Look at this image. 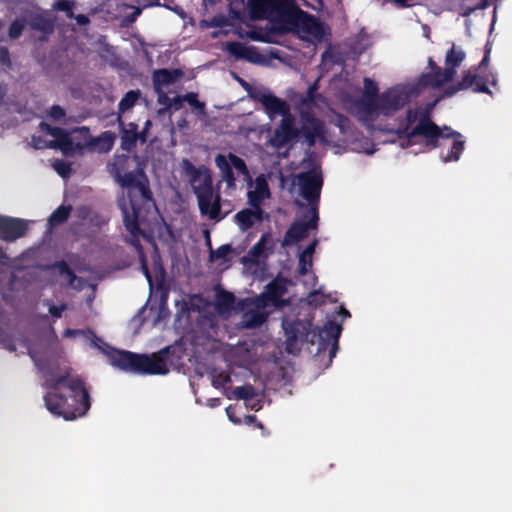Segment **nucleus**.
<instances>
[{"label": "nucleus", "mask_w": 512, "mask_h": 512, "mask_svg": "<svg viewBox=\"0 0 512 512\" xmlns=\"http://www.w3.org/2000/svg\"><path fill=\"white\" fill-rule=\"evenodd\" d=\"M31 357L44 374V386L49 389L43 397L46 409L66 421L85 416L91 402L84 381L78 376H71L68 368L58 373L59 367H54L48 360Z\"/></svg>", "instance_id": "1"}, {"label": "nucleus", "mask_w": 512, "mask_h": 512, "mask_svg": "<svg viewBox=\"0 0 512 512\" xmlns=\"http://www.w3.org/2000/svg\"><path fill=\"white\" fill-rule=\"evenodd\" d=\"M91 343L107 356L112 366L139 375H166L169 373L171 347H165L156 353L138 354L127 350L116 349L102 341L92 331Z\"/></svg>", "instance_id": "2"}, {"label": "nucleus", "mask_w": 512, "mask_h": 512, "mask_svg": "<svg viewBox=\"0 0 512 512\" xmlns=\"http://www.w3.org/2000/svg\"><path fill=\"white\" fill-rule=\"evenodd\" d=\"M249 18L253 21L269 20L274 23L301 27L302 30L319 34L321 22L302 10L295 0H248Z\"/></svg>", "instance_id": "3"}, {"label": "nucleus", "mask_w": 512, "mask_h": 512, "mask_svg": "<svg viewBox=\"0 0 512 512\" xmlns=\"http://www.w3.org/2000/svg\"><path fill=\"white\" fill-rule=\"evenodd\" d=\"M182 167L196 196L200 214L215 222L223 220L231 212L230 202L223 200L220 191L214 189L210 169L205 165L196 167L188 159L182 161Z\"/></svg>", "instance_id": "4"}, {"label": "nucleus", "mask_w": 512, "mask_h": 512, "mask_svg": "<svg viewBox=\"0 0 512 512\" xmlns=\"http://www.w3.org/2000/svg\"><path fill=\"white\" fill-rule=\"evenodd\" d=\"M286 335V350L291 353L295 345L299 342L318 344V352L326 350L331 344L329 351L330 361L336 356L339 348L338 340L342 332L340 324L333 320L327 321L322 328H312V322L308 320L296 319L291 322H283Z\"/></svg>", "instance_id": "5"}, {"label": "nucleus", "mask_w": 512, "mask_h": 512, "mask_svg": "<svg viewBox=\"0 0 512 512\" xmlns=\"http://www.w3.org/2000/svg\"><path fill=\"white\" fill-rule=\"evenodd\" d=\"M254 98L263 105L269 119L273 120L276 116L282 117L270 139L273 147L281 149L299 138L300 131L295 126V117L291 113L290 105L285 100L272 93L257 94Z\"/></svg>", "instance_id": "6"}, {"label": "nucleus", "mask_w": 512, "mask_h": 512, "mask_svg": "<svg viewBox=\"0 0 512 512\" xmlns=\"http://www.w3.org/2000/svg\"><path fill=\"white\" fill-rule=\"evenodd\" d=\"M413 136H421L424 145L428 150H434L442 144L440 140L459 138L462 134L453 130L451 127L444 125L439 127L430 117L423 115L419 119V123L414 126Z\"/></svg>", "instance_id": "7"}, {"label": "nucleus", "mask_w": 512, "mask_h": 512, "mask_svg": "<svg viewBox=\"0 0 512 512\" xmlns=\"http://www.w3.org/2000/svg\"><path fill=\"white\" fill-rule=\"evenodd\" d=\"M497 86V78L492 72L475 71L470 68L464 72L463 77L456 84L447 87L444 96L452 97L461 90L472 89L475 93H485L491 95L488 85Z\"/></svg>", "instance_id": "8"}, {"label": "nucleus", "mask_w": 512, "mask_h": 512, "mask_svg": "<svg viewBox=\"0 0 512 512\" xmlns=\"http://www.w3.org/2000/svg\"><path fill=\"white\" fill-rule=\"evenodd\" d=\"M215 164L220 171L223 181H225L228 189H236V177L234 170L237 174L243 176V180L252 185V177L245 161L236 154L229 152L228 154H218L215 157Z\"/></svg>", "instance_id": "9"}, {"label": "nucleus", "mask_w": 512, "mask_h": 512, "mask_svg": "<svg viewBox=\"0 0 512 512\" xmlns=\"http://www.w3.org/2000/svg\"><path fill=\"white\" fill-rule=\"evenodd\" d=\"M301 196L309 203L310 208L317 207L323 186L321 171L315 169L297 175Z\"/></svg>", "instance_id": "10"}, {"label": "nucleus", "mask_w": 512, "mask_h": 512, "mask_svg": "<svg viewBox=\"0 0 512 512\" xmlns=\"http://www.w3.org/2000/svg\"><path fill=\"white\" fill-rule=\"evenodd\" d=\"M288 280L286 278L277 276L269 282L264 291L256 298V306L258 308H265L267 306H274L277 308L288 305V301L282 299L287 293Z\"/></svg>", "instance_id": "11"}, {"label": "nucleus", "mask_w": 512, "mask_h": 512, "mask_svg": "<svg viewBox=\"0 0 512 512\" xmlns=\"http://www.w3.org/2000/svg\"><path fill=\"white\" fill-rule=\"evenodd\" d=\"M66 137L69 145L59 146V149L66 156L82 154L85 148L95 145V140L92 139L90 130L86 126L76 127L70 132L66 130Z\"/></svg>", "instance_id": "12"}, {"label": "nucleus", "mask_w": 512, "mask_h": 512, "mask_svg": "<svg viewBox=\"0 0 512 512\" xmlns=\"http://www.w3.org/2000/svg\"><path fill=\"white\" fill-rule=\"evenodd\" d=\"M309 212L311 214L309 221H294L290 225L282 241L283 247L291 246L305 239L308 236L309 230L317 228L319 220L318 208L312 207Z\"/></svg>", "instance_id": "13"}, {"label": "nucleus", "mask_w": 512, "mask_h": 512, "mask_svg": "<svg viewBox=\"0 0 512 512\" xmlns=\"http://www.w3.org/2000/svg\"><path fill=\"white\" fill-rule=\"evenodd\" d=\"M302 126L299 129L309 147H313L317 140H325L324 122L312 114L302 115Z\"/></svg>", "instance_id": "14"}, {"label": "nucleus", "mask_w": 512, "mask_h": 512, "mask_svg": "<svg viewBox=\"0 0 512 512\" xmlns=\"http://www.w3.org/2000/svg\"><path fill=\"white\" fill-rule=\"evenodd\" d=\"M28 231V222L24 219L0 216V239L14 242Z\"/></svg>", "instance_id": "15"}, {"label": "nucleus", "mask_w": 512, "mask_h": 512, "mask_svg": "<svg viewBox=\"0 0 512 512\" xmlns=\"http://www.w3.org/2000/svg\"><path fill=\"white\" fill-rule=\"evenodd\" d=\"M423 115H429L428 112L422 111L421 109H408L406 111V117H405V123L400 124L395 133L397 134L398 138L400 140H405V143L403 142L401 144L402 147H409L414 144H416V138H419L420 136H413L412 132L414 130L413 124L417 122L419 123V119Z\"/></svg>", "instance_id": "16"}, {"label": "nucleus", "mask_w": 512, "mask_h": 512, "mask_svg": "<svg viewBox=\"0 0 512 512\" xmlns=\"http://www.w3.org/2000/svg\"><path fill=\"white\" fill-rule=\"evenodd\" d=\"M380 113L390 116L404 107L407 97L397 89H388L379 95Z\"/></svg>", "instance_id": "17"}, {"label": "nucleus", "mask_w": 512, "mask_h": 512, "mask_svg": "<svg viewBox=\"0 0 512 512\" xmlns=\"http://www.w3.org/2000/svg\"><path fill=\"white\" fill-rule=\"evenodd\" d=\"M455 75L456 71H452V69L447 67H445V69L439 67L438 69L422 74L419 78V84L423 87L438 88L444 83L451 81Z\"/></svg>", "instance_id": "18"}, {"label": "nucleus", "mask_w": 512, "mask_h": 512, "mask_svg": "<svg viewBox=\"0 0 512 512\" xmlns=\"http://www.w3.org/2000/svg\"><path fill=\"white\" fill-rule=\"evenodd\" d=\"M184 73L181 69H158L153 72L152 81L154 88L159 90L161 87L168 86L170 84L175 83L181 77H183Z\"/></svg>", "instance_id": "19"}, {"label": "nucleus", "mask_w": 512, "mask_h": 512, "mask_svg": "<svg viewBox=\"0 0 512 512\" xmlns=\"http://www.w3.org/2000/svg\"><path fill=\"white\" fill-rule=\"evenodd\" d=\"M121 210L123 213L124 226L130 235L142 233L139 226L140 209L135 204L131 203L130 208L126 207V205H122Z\"/></svg>", "instance_id": "20"}, {"label": "nucleus", "mask_w": 512, "mask_h": 512, "mask_svg": "<svg viewBox=\"0 0 512 512\" xmlns=\"http://www.w3.org/2000/svg\"><path fill=\"white\" fill-rule=\"evenodd\" d=\"M228 51L236 58L245 59L253 63H255L261 57L256 47L246 46L240 42L229 43Z\"/></svg>", "instance_id": "21"}, {"label": "nucleus", "mask_w": 512, "mask_h": 512, "mask_svg": "<svg viewBox=\"0 0 512 512\" xmlns=\"http://www.w3.org/2000/svg\"><path fill=\"white\" fill-rule=\"evenodd\" d=\"M121 148L127 152H133L136 148L138 138V125L134 122H130L127 128L121 132Z\"/></svg>", "instance_id": "22"}, {"label": "nucleus", "mask_w": 512, "mask_h": 512, "mask_svg": "<svg viewBox=\"0 0 512 512\" xmlns=\"http://www.w3.org/2000/svg\"><path fill=\"white\" fill-rule=\"evenodd\" d=\"M270 196V191L266 180L262 177L256 179V189L248 192V203L251 206L262 204L265 198Z\"/></svg>", "instance_id": "23"}, {"label": "nucleus", "mask_w": 512, "mask_h": 512, "mask_svg": "<svg viewBox=\"0 0 512 512\" xmlns=\"http://www.w3.org/2000/svg\"><path fill=\"white\" fill-rule=\"evenodd\" d=\"M40 128L48 135L55 138V141L50 142L49 147L59 148V146L69 145L68 139L66 137V130L64 128L53 127L46 122H41Z\"/></svg>", "instance_id": "24"}, {"label": "nucleus", "mask_w": 512, "mask_h": 512, "mask_svg": "<svg viewBox=\"0 0 512 512\" xmlns=\"http://www.w3.org/2000/svg\"><path fill=\"white\" fill-rule=\"evenodd\" d=\"M466 58L465 51L456 44H452L451 49L447 50L445 55V66L452 71H456V69L462 64V62Z\"/></svg>", "instance_id": "25"}, {"label": "nucleus", "mask_w": 512, "mask_h": 512, "mask_svg": "<svg viewBox=\"0 0 512 512\" xmlns=\"http://www.w3.org/2000/svg\"><path fill=\"white\" fill-rule=\"evenodd\" d=\"M235 296L233 293L221 290L216 294L215 306L219 313H227L233 310Z\"/></svg>", "instance_id": "26"}, {"label": "nucleus", "mask_w": 512, "mask_h": 512, "mask_svg": "<svg viewBox=\"0 0 512 512\" xmlns=\"http://www.w3.org/2000/svg\"><path fill=\"white\" fill-rule=\"evenodd\" d=\"M465 149V140L463 136L459 138H454L446 155H442L441 158L443 162H454L460 159L462 152Z\"/></svg>", "instance_id": "27"}, {"label": "nucleus", "mask_w": 512, "mask_h": 512, "mask_svg": "<svg viewBox=\"0 0 512 512\" xmlns=\"http://www.w3.org/2000/svg\"><path fill=\"white\" fill-rule=\"evenodd\" d=\"M29 25L31 29L43 32L45 34H51L54 31L53 21L40 14L34 15L31 18Z\"/></svg>", "instance_id": "28"}, {"label": "nucleus", "mask_w": 512, "mask_h": 512, "mask_svg": "<svg viewBox=\"0 0 512 512\" xmlns=\"http://www.w3.org/2000/svg\"><path fill=\"white\" fill-rule=\"evenodd\" d=\"M71 207L60 205L56 208L53 213L50 215L48 219V224L50 227H57L64 222H66L70 216Z\"/></svg>", "instance_id": "29"}, {"label": "nucleus", "mask_w": 512, "mask_h": 512, "mask_svg": "<svg viewBox=\"0 0 512 512\" xmlns=\"http://www.w3.org/2000/svg\"><path fill=\"white\" fill-rule=\"evenodd\" d=\"M140 171H144L142 168H138L136 171H130L118 176L120 185L124 188H136L142 181L140 177Z\"/></svg>", "instance_id": "30"}, {"label": "nucleus", "mask_w": 512, "mask_h": 512, "mask_svg": "<svg viewBox=\"0 0 512 512\" xmlns=\"http://www.w3.org/2000/svg\"><path fill=\"white\" fill-rule=\"evenodd\" d=\"M252 209H243L235 215V221L241 230L245 231L253 227L255 220L252 217Z\"/></svg>", "instance_id": "31"}, {"label": "nucleus", "mask_w": 512, "mask_h": 512, "mask_svg": "<svg viewBox=\"0 0 512 512\" xmlns=\"http://www.w3.org/2000/svg\"><path fill=\"white\" fill-rule=\"evenodd\" d=\"M140 96V92L138 90H130L128 91L123 98L120 100L118 104V110L120 113H124L127 110L131 109L137 102Z\"/></svg>", "instance_id": "32"}, {"label": "nucleus", "mask_w": 512, "mask_h": 512, "mask_svg": "<svg viewBox=\"0 0 512 512\" xmlns=\"http://www.w3.org/2000/svg\"><path fill=\"white\" fill-rule=\"evenodd\" d=\"M233 396L238 400L249 401L256 396L255 388L251 384L235 387Z\"/></svg>", "instance_id": "33"}, {"label": "nucleus", "mask_w": 512, "mask_h": 512, "mask_svg": "<svg viewBox=\"0 0 512 512\" xmlns=\"http://www.w3.org/2000/svg\"><path fill=\"white\" fill-rule=\"evenodd\" d=\"M360 107L366 114L380 113V100L377 97H364L360 102Z\"/></svg>", "instance_id": "34"}, {"label": "nucleus", "mask_w": 512, "mask_h": 512, "mask_svg": "<svg viewBox=\"0 0 512 512\" xmlns=\"http://www.w3.org/2000/svg\"><path fill=\"white\" fill-rule=\"evenodd\" d=\"M245 324L247 327L256 328L266 321V315L259 311H250L245 313Z\"/></svg>", "instance_id": "35"}, {"label": "nucleus", "mask_w": 512, "mask_h": 512, "mask_svg": "<svg viewBox=\"0 0 512 512\" xmlns=\"http://www.w3.org/2000/svg\"><path fill=\"white\" fill-rule=\"evenodd\" d=\"M26 20L25 19H15L9 26L8 36L12 40L18 39L25 28Z\"/></svg>", "instance_id": "36"}, {"label": "nucleus", "mask_w": 512, "mask_h": 512, "mask_svg": "<svg viewBox=\"0 0 512 512\" xmlns=\"http://www.w3.org/2000/svg\"><path fill=\"white\" fill-rule=\"evenodd\" d=\"M174 101L175 102L186 101L190 106H192L196 109H203L205 106L203 102H200L198 100V95H197V93H194V92L186 93L183 96H176V97H174Z\"/></svg>", "instance_id": "37"}, {"label": "nucleus", "mask_w": 512, "mask_h": 512, "mask_svg": "<svg viewBox=\"0 0 512 512\" xmlns=\"http://www.w3.org/2000/svg\"><path fill=\"white\" fill-rule=\"evenodd\" d=\"M140 177H142V181L136 188L139 190L143 199L150 201L153 199V194L149 187L147 175L145 174L144 171H140Z\"/></svg>", "instance_id": "38"}, {"label": "nucleus", "mask_w": 512, "mask_h": 512, "mask_svg": "<svg viewBox=\"0 0 512 512\" xmlns=\"http://www.w3.org/2000/svg\"><path fill=\"white\" fill-rule=\"evenodd\" d=\"M271 240L272 236L270 233L267 232L262 234L259 241L251 248V254L256 257L261 256L266 250V243Z\"/></svg>", "instance_id": "39"}, {"label": "nucleus", "mask_w": 512, "mask_h": 512, "mask_svg": "<svg viewBox=\"0 0 512 512\" xmlns=\"http://www.w3.org/2000/svg\"><path fill=\"white\" fill-rule=\"evenodd\" d=\"M52 267L58 269L59 273L61 275H66L68 276L69 278V283L70 284H73L74 281L76 280V275L75 273L73 272V270L69 267V265L67 264L66 261L64 260H60V261H57L55 262Z\"/></svg>", "instance_id": "40"}, {"label": "nucleus", "mask_w": 512, "mask_h": 512, "mask_svg": "<svg viewBox=\"0 0 512 512\" xmlns=\"http://www.w3.org/2000/svg\"><path fill=\"white\" fill-rule=\"evenodd\" d=\"M74 1L70 0H57L53 4V8L66 13V16L70 19L74 18L73 13Z\"/></svg>", "instance_id": "41"}, {"label": "nucleus", "mask_w": 512, "mask_h": 512, "mask_svg": "<svg viewBox=\"0 0 512 512\" xmlns=\"http://www.w3.org/2000/svg\"><path fill=\"white\" fill-rule=\"evenodd\" d=\"M232 252V247L230 244H224L218 247L216 250L210 251V259H223L224 261L228 260V255Z\"/></svg>", "instance_id": "42"}, {"label": "nucleus", "mask_w": 512, "mask_h": 512, "mask_svg": "<svg viewBox=\"0 0 512 512\" xmlns=\"http://www.w3.org/2000/svg\"><path fill=\"white\" fill-rule=\"evenodd\" d=\"M140 236H144L143 231H142V233H136L135 235H130V237H127L125 239V242L127 244L131 245L136 250L138 257L146 255L144 248L140 242Z\"/></svg>", "instance_id": "43"}, {"label": "nucleus", "mask_w": 512, "mask_h": 512, "mask_svg": "<svg viewBox=\"0 0 512 512\" xmlns=\"http://www.w3.org/2000/svg\"><path fill=\"white\" fill-rule=\"evenodd\" d=\"M53 167L56 172L63 178L69 177L72 172L71 164L63 160H57L53 164Z\"/></svg>", "instance_id": "44"}, {"label": "nucleus", "mask_w": 512, "mask_h": 512, "mask_svg": "<svg viewBox=\"0 0 512 512\" xmlns=\"http://www.w3.org/2000/svg\"><path fill=\"white\" fill-rule=\"evenodd\" d=\"M492 47L489 42L485 44V52L482 60L479 62L477 66H472V68L475 69V71H486L489 61H490V53H491Z\"/></svg>", "instance_id": "45"}, {"label": "nucleus", "mask_w": 512, "mask_h": 512, "mask_svg": "<svg viewBox=\"0 0 512 512\" xmlns=\"http://www.w3.org/2000/svg\"><path fill=\"white\" fill-rule=\"evenodd\" d=\"M230 381H231L230 374L228 372L222 371L213 377L212 385L215 388H220V387L228 384Z\"/></svg>", "instance_id": "46"}, {"label": "nucleus", "mask_w": 512, "mask_h": 512, "mask_svg": "<svg viewBox=\"0 0 512 512\" xmlns=\"http://www.w3.org/2000/svg\"><path fill=\"white\" fill-rule=\"evenodd\" d=\"M364 88H365V97L379 96L378 95V86L372 79L364 78Z\"/></svg>", "instance_id": "47"}, {"label": "nucleus", "mask_w": 512, "mask_h": 512, "mask_svg": "<svg viewBox=\"0 0 512 512\" xmlns=\"http://www.w3.org/2000/svg\"><path fill=\"white\" fill-rule=\"evenodd\" d=\"M138 259H139V262H140V267H141L142 273L146 277V279H147L148 283L150 284V286H152L153 285V278H152V275H151L149 267H148L146 255L138 257Z\"/></svg>", "instance_id": "48"}, {"label": "nucleus", "mask_w": 512, "mask_h": 512, "mask_svg": "<svg viewBox=\"0 0 512 512\" xmlns=\"http://www.w3.org/2000/svg\"><path fill=\"white\" fill-rule=\"evenodd\" d=\"M317 90H318L317 83L310 85L306 91V96H305V99L303 100V102L306 104L314 103L317 98Z\"/></svg>", "instance_id": "49"}, {"label": "nucleus", "mask_w": 512, "mask_h": 512, "mask_svg": "<svg viewBox=\"0 0 512 512\" xmlns=\"http://www.w3.org/2000/svg\"><path fill=\"white\" fill-rule=\"evenodd\" d=\"M0 65L5 66L7 69L12 67L10 53L7 47H0Z\"/></svg>", "instance_id": "50"}, {"label": "nucleus", "mask_w": 512, "mask_h": 512, "mask_svg": "<svg viewBox=\"0 0 512 512\" xmlns=\"http://www.w3.org/2000/svg\"><path fill=\"white\" fill-rule=\"evenodd\" d=\"M48 115L54 120H60L65 117L66 112L60 105H53L50 108Z\"/></svg>", "instance_id": "51"}, {"label": "nucleus", "mask_w": 512, "mask_h": 512, "mask_svg": "<svg viewBox=\"0 0 512 512\" xmlns=\"http://www.w3.org/2000/svg\"><path fill=\"white\" fill-rule=\"evenodd\" d=\"M151 126H152V121L147 119L144 123V127H143L142 131L138 132V138H139V142L141 144H145L147 142V135H148V132H149Z\"/></svg>", "instance_id": "52"}, {"label": "nucleus", "mask_w": 512, "mask_h": 512, "mask_svg": "<svg viewBox=\"0 0 512 512\" xmlns=\"http://www.w3.org/2000/svg\"><path fill=\"white\" fill-rule=\"evenodd\" d=\"M66 309V305H60V306H56V305H51L50 308H49V313L55 317V318H60L62 316V312Z\"/></svg>", "instance_id": "53"}, {"label": "nucleus", "mask_w": 512, "mask_h": 512, "mask_svg": "<svg viewBox=\"0 0 512 512\" xmlns=\"http://www.w3.org/2000/svg\"><path fill=\"white\" fill-rule=\"evenodd\" d=\"M254 209H252V217L256 221H262L263 220V213L264 211L261 208V204H258V206H252Z\"/></svg>", "instance_id": "54"}, {"label": "nucleus", "mask_w": 512, "mask_h": 512, "mask_svg": "<svg viewBox=\"0 0 512 512\" xmlns=\"http://www.w3.org/2000/svg\"><path fill=\"white\" fill-rule=\"evenodd\" d=\"M306 257L305 255L303 254H300L299 256V273L301 275H304L306 274L307 272V268H306V264H307V261H306Z\"/></svg>", "instance_id": "55"}, {"label": "nucleus", "mask_w": 512, "mask_h": 512, "mask_svg": "<svg viewBox=\"0 0 512 512\" xmlns=\"http://www.w3.org/2000/svg\"><path fill=\"white\" fill-rule=\"evenodd\" d=\"M317 245V240H314L312 243H310L304 250L301 254L307 256V257H311L312 254L314 253L315 251V247Z\"/></svg>", "instance_id": "56"}, {"label": "nucleus", "mask_w": 512, "mask_h": 512, "mask_svg": "<svg viewBox=\"0 0 512 512\" xmlns=\"http://www.w3.org/2000/svg\"><path fill=\"white\" fill-rule=\"evenodd\" d=\"M84 331L83 330H80V329H66L64 331V337H73V336H76V335H79V334H83Z\"/></svg>", "instance_id": "57"}, {"label": "nucleus", "mask_w": 512, "mask_h": 512, "mask_svg": "<svg viewBox=\"0 0 512 512\" xmlns=\"http://www.w3.org/2000/svg\"><path fill=\"white\" fill-rule=\"evenodd\" d=\"M74 18L76 19L77 23L80 24V25H86V24L89 23L88 16H86L84 14H79V15H77Z\"/></svg>", "instance_id": "58"}, {"label": "nucleus", "mask_w": 512, "mask_h": 512, "mask_svg": "<svg viewBox=\"0 0 512 512\" xmlns=\"http://www.w3.org/2000/svg\"><path fill=\"white\" fill-rule=\"evenodd\" d=\"M394 4L398 8H407L410 7L412 4L409 2V0H392Z\"/></svg>", "instance_id": "59"}, {"label": "nucleus", "mask_w": 512, "mask_h": 512, "mask_svg": "<svg viewBox=\"0 0 512 512\" xmlns=\"http://www.w3.org/2000/svg\"><path fill=\"white\" fill-rule=\"evenodd\" d=\"M142 13L141 7H135L134 11L129 15L130 21H135Z\"/></svg>", "instance_id": "60"}, {"label": "nucleus", "mask_w": 512, "mask_h": 512, "mask_svg": "<svg viewBox=\"0 0 512 512\" xmlns=\"http://www.w3.org/2000/svg\"><path fill=\"white\" fill-rule=\"evenodd\" d=\"M158 101H159V103L164 104V105H167V106H169V107H171V106H172V101H171V99H170L167 95H165V94L160 95V96H159Z\"/></svg>", "instance_id": "61"}, {"label": "nucleus", "mask_w": 512, "mask_h": 512, "mask_svg": "<svg viewBox=\"0 0 512 512\" xmlns=\"http://www.w3.org/2000/svg\"><path fill=\"white\" fill-rule=\"evenodd\" d=\"M250 38L255 41H262V42L266 41L262 35H260L259 33H256V32H252L250 34Z\"/></svg>", "instance_id": "62"}, {"label": "nucleus", "mask_w": 512, "mask_h": 512, "mask_svg": "<svg viewBox=\"0 0 512 512\" xmlns=\"http://www.w3.org/2000/svg\"><path fill=\"white\" fill-rule=\"evenodd\" d=\"M7 93V86L4 83H0V101L3 100Z\"/></svg>", "instance_id": "63"}, {"label": "nucleus", "mask_w": 512, "mask_h": 512, "mask_svg": "<svg viewBox=\"0 0 512 512\" xmlns=\"http://www.w3.org/2000/svg\"><path fill=\"white\" fill-rule=\"evenodd\" d=\"M428 66L432 70L438 69L440 66H438L435 61L432 58L428 59Z\"/></svg>", "instance_id": "64"}]
</instances>
